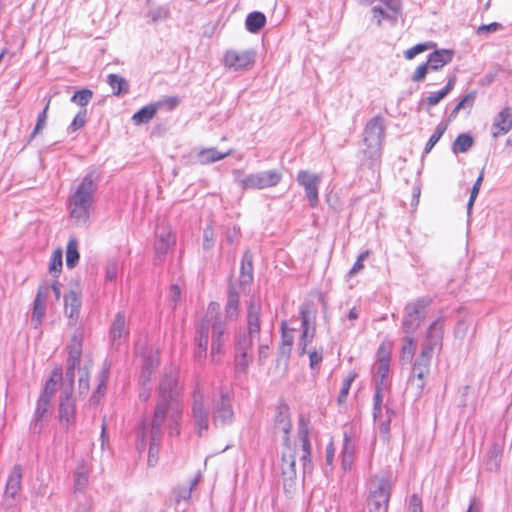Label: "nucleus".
Wrapping results in <instances>:
<instances>
[{
	"label": "nucleus",
	"mask_w": 512,
	"mask_h": 512,
	"mask_svg": "<svg viewBox=\"0 0 512 512\" xmlns=\"http://www.w3.org/2000/svg\"><path fill=\"white\" fill-rule=\"evenodd\" d=\"M444 326L441 319L430 324L422 343L420 354L417 356L412 369V382L416 383L419 392L425 386L424 379L430 373V364L435 350L441 351L443 344Z\"/></svg>",
	"instance_id": "f257e3e1"
},
{
	"label": "nucleus",
	"mask_w": 512,
	"mask_h": 512,
	"mask_svg": "<svg viewBox=\"0 0 512 512\" xmlns=\"http://www.w3.org/2000/svg\"><path fill=\"white\" fill-rule=\"evenodd\" d=\"M97 181L98 176L95 172L88 173L69 197L70 216L78 223H86L89 218V210L97 190Z\"/></svg>",
	"instance_id": "f03ea898"
},
{
	"label": "nucleus",
	"mask_w": 512,
	"mask_h": 512,
	"mask_svg": "<svg viewBox=\"0 0 512 512\" xmlns=\"http://www.w3.org/2000/svg\"><path fill=\"white\" fill-rule=\"evenodd\" d=\"M163 421L152 419L150 423L143 420L137 431L136 448L142 452L149 439L148 464L154 466L158 461L159 448L162 440Z\"/></svg>",
	"instance_id": "7ed1b4c3"
},
{
	"label": "nucleus",
	"mask_w": 512,
	"mask_h": 512,
	"mask_svg": "<svg viewBox=\"0 0 512 512\" xmlns=\"http://www.w3.org/2000/svg\"><path fill=\"white\" fill-rule=\"evenodd\" d=\"M178 380L176 372L170 370L165 373L159 384V396L154 410L153 419L163 421L164 413L170 405H179L177 401Z\"/></svg>",
	"instance_id": "20e7f679"
},
{
	"label": "nucleus",
	"mask_w": 512,
	"mask_h": 512,
	"mask_svg": "<svg viewBox=\"0 0 512 512\" xmlns=\"http://www.w3.org/2000/svg\"><path fill=\"white\" fill-rule=\"evenodd\" d=\"M235 181L244 190L265 189L278 185L282 179V174L278 170H267L249 175H243L241 170H234Z\"/></svg>",
	"instance_id": "39448f33"
},
{
	"label": "nucleus",
	"mask_w": 512,
	"mask_h": 512,
	"mask_svg": "<svg viewBox=\"0 0 512 512\" xmlns=\"http://www.w3.org/2000/svg\"><path fill=\"white\" fill-rule=\"evenodd\" d=\"M204 319L210 320V327L212 328L211 357L213 361H218L216 359V355L222 352L224 334L227 329V318L220 313V304L217 302H211L208 306Z\"/></svg>",
	"instance_id": "423d86ee"
},
{
	"label": "nucleus",
	"mask_w": 512,
	"mask_h": 512,
	"mask_svg": "<svg viewBox=\"0 0 512 512\" xmlns=\"http://www.w3.org/2000/svg\"><path fill=\"white\" fill-rule=\"evenodd\" d=\"M431 304V299L427 297L418 298L408 303L404 308L402 321V331L406 336H412L426 315V308Z\"/></svg>",
	"instance_id": "0eeeda50"
},
{
	"label": "nucleus",
	"mask_w": 512,
	"mask_h": 512,
	"mask_svg": "<svg viewBox=\"0 0 512 512\" xmlns=\"http://www.w3.org/2000/svg\"><path fill=\"white\" fill-rule=\"evenodd\" d=\"M391 496V482L388 477L371 481L368 507L370 512H387Z\"/></svg>",
	"instance_id": "6e6552de"
},
{
	"label": "nucleus",
	"mask_w": 512,
	"mask_h": 512,
	"mask_svg": "<svg viewBox=\"0 0 512 512\" xmlns=\"http://www.w3.org/2000/svg\"><path fill=\"white\" fill-rule=\"evenodd\" d=\"M384 138V125L380 116L373 117L364 129V143L367 146L365 154L370 159L377 160L381 155V145Z\"/></svg>",
	"instance_id": "1a4fd4ad"
},
{
	"label": "nucleus",
	"mask_w": 512,
	"mask_h": 512,
	"mask_svg": "<svg viewBox=\"0 0 512 512\" xmlns=\"http://www.w3.org/2000/svg\"><path fill=\"white\" fill-rule=\"evenodd\" d=\"M262 304L259 299L251 298L246 307V329L236 337L246 338L251 342L260 340Z\"/></svg>",
	"instance_id": "9d476101"
},
{
	"label": "nucleus",
	"mask_w": 512,
	"mask_h": 512,
	"mask_svg": "<svg viewBox=\"0 0 512 512\" xmlns=\"http://www.w3.org/2000/svg\"><path fill=\"white\" fill-rule=\"evenodd\" d=\"M209 410L204 404V392L197 384L193 392L192 419L199 437L204 436L209 429Z\"/></svg>",
	"instance_id": "9b49d317"
},
{
	"label": "nucleus",
	"mask_w": 512,
	"mask_h": 512,
	"mask_svg": "<svg viewBox=\"0 0 512 512\" xmlns=\"http://www.w3.org/2000/svg\"><path fill=\"white\" fill-rule=\"evenodd\" d=\"M58 418L60 424L68 430L76 423V404L71 387H62L59 396Z\"/></svg>",
	"instance_id": "f8f14e48"
},
{
	"label": "nucleus",
	"mask_w": 512,
	"mask_h": 512,
	"mask_svg": "<svg viewBox=\"0 0 512 512\" xmlns=\"http://www.w3.org/2000/svg\"><path fill=\"white\" fill-rule=\"evenodd\" d=\"M231 401V397L227 392H221L219 396H215L212 399V421L216 427L232 423L234 412Z\"/></svg>",
	"instance_id": "ddd939ff"
},
{
	"label": "nucleus",
	"mask_w": 512,
	"mask_h": 512,
	"mask_svg": "<svg viewBox=\"0 0 512 512\" xmlns=\"http://www.w3.org/2000/svg\"><path fill=\"white\" fill-rule=\"evenodd\" d=\"M286 450L282 453V477L285 491L295 487L296 480V451L291 445H284Z\"/></svg>",
	"instance_id": "4468645a"
},
{
	"label": "nucleus",
	"mask_w": 512,
	"mask_h": 512,
	"mask_svg": "<svg viewBox=\"0 0 512 512\" xmlns=\"http://www.w3.org/2000/svg\"><path fill=\"white\" fill-rule=\"evenodd\" d=\"M253 343L246 338L235 337V369L239 373H246L248 367L253 362Z\"/></svg>",
	"instance_id": "2eb2a0df"
},
{
	"label": "nucleus",
	"mask_w": 512,
	"mask_h": 512,
	"mask_svg": "<svg viewBox=\"0 0 512 512\" xmlns=\"http://www.w3.org/2000/svg\"><path fill=\"white\" fill-rule=\"evenodd\" d=\"M255 51L254 50H245V51H236V50H227L224 55V65L230 69L235 71L246 70L253 66L255 62Z\"/></svg>",
	"instance_id": "dca6fc26"
},
{
	"label": "nucleus",
	"mask_w": 512,
	"mask_h": 512,
	"mask_svg": "<svg viewBox=\"0 0 512 512\" xmlns=\"http://www.w3.org/2000/svg\"><path fill=\"white\" fill-rule=\"evenodd\" d=\"M297 181L305 190L306 197L311 207L318 205V186L321 182V176L301 170L297 174Z\"/></svg>",
	"instance_id": "f3484780"
},
{
	"label": "nucleus",
	"mask_w": 512,
	"mask_h": 512,
	"mask_svg": "<svg viewBox=\"0 0 512 512\" xmlns=\"http://www.w3.org/2000/svg\"><path fill=\"white\" fill-rule=\"evenodd\" d=\"M175 244V238L168 228H161L156 231V240L154 242V263L159 264L164 261L168 250Z\"/></svg>",
	"instance_id": "a211bd4d"
},
{
	"label": "nucleus",
	"mask_w": 512,
	"mask_h": 512,
	"mask_svg": "<svg viewBox=\"0 0 512 512\" xmlns=\"http://www.w3.org/2000/svg\"><path fill=\"white\" fill-rule=\"evenodd\" d=\"M22 469L20 465H14L6 482L4 501L8 507H12L15 498L21 490Z\"/></svg>",
	"instance_id": "6ab92c4d"
},
{
	"label": "nucleus",
	"mask_w": 512,
	"mask_h": 512,
	"mask_svg": "<svg viewBox=\"0 0 512 512\" xmlns=\"http://www.w3.org/2000/svg\"><path fill=\"white\" fill-rule=\"evenodd\" d=\"M110 341L114 348H118L122 342L128 337L129 330L126 327V316L124 312H118L111 324Z\"/></svg>",
	"instance_id": "aec40b11"
},
{
	"label": "nucleus",
	"mask_w": 512,
	"mask_h": 512,
	"mask_svg": "<svg viewBox=\"0 0 512 512\" xmlns=\"http://www.w3.org/2000/svg\"><path fill=\"white\" fill-rule=\"evenodd\" d=\"M512 129V108L505 107L495 117L492 124V136L497 138L501 134H506Z\"/></svg>",
	"instance_id": "412c9836"
},
{
	"label": "nucleus",
	"mask_w": 512,
	"mask_h": 512,
	"mask_svg": "<svg viewBox=\"0 0 512 512\" xmlns=\"http://www.w3.org/2000/svg\"><path fill=\"white\" fill-rule=\"evenodd\" d=\"M159 365V357L157 352H149L142 355V367L140 381L145 385L150 381L152 373Z\"/></svg>",
	"instance_id": "4be33fe9"
},
{
	"label": "nucleus",
	"mask_w": 512,
	"mask_h": 512,
	"mask_svg": "<svg viewBox=\"0 0 512 512\" xmlns=\"http://www.w3.org/2000/svg\"><path fill=\"white\" fill-rule=\"evenodd\" d=\"M65 315L69 318L70 322H76L79 317L81 308V296L74 290L69 291L64 296Z\"/></svg>",
	"instance_id": "5701e85b"
},
{
	"label": "nucleus",
	"mask_w": 512,
	"mask_h": 512,
	"mask_svg": "<svg viewBox=\"0 0 512 512\" xmlns=\"http://www.w3.org/2000/svg\"><path fill=\"white\" fill-rule=\"evenodd\" d=\"M454 52L449 49H438L432 52L426 61L431 71H437L450 63L453 59Z\"/></svg>",
	"instance_id": "b1692460"
},
{
	"label": "nucleus",
	"mask_w": 512,
	"mask_h": 512,
	"mask_svg": "<svg viewBox=\"0 0 512 512\" xmlns=\"http://www.w3.org/2000/svg\"><path fill=\"white\" fill-rule=\"evenodd\" d=\"M51 400L46 399L44 397L39 396L36 404V409L34 412V417L31 422V430L35 434H39L42 430V420L45 417V415L48 413L50 408Z\"/></svg>",
	"instance_id": "393cba45"
},
{
	"label": "nucleus",
	"mask_w": 512,
	"mask_h": 512,
	"mask_svg": "<svg viewBox=\"0 0 512 512\" xmlns=\"http://www.w3.org/2000/svg\"><path fill=\"white\" fill-rule=\"evenodd\" d=\"M253 281V254L248 249L244 252L241 260L239 284L242 287L248 286Z\"/></svg>",
	"instance_id": "a878e982"
},
{
	"label": "nucleus",
	"mask_w": 512,
	"mask_h": 512,
	"mask_svg": "<svg viewBox=\"0 0 512 512\" xmlns=\"http://www.w3.org/2000/svg\"><path fill=\"white\" fill-rule=\"evenodd\" d=\"M182 408L180 405H170L164 413L163 424L168 422V430L171 436L179 435Z\"/></svg>",
	"instance_id": "bb28decb"
},
{
	"label": "nucleus",
	"mask_w": 512,
	"mask_h": 512,
	"mask_svg": "<svg viewBox=\"0 0 512 512\" xmlns=\"http://www.w3.org/2000/svg\"><path fill=\"white\" fill-rule=\"evenodd\" d=\"M291 420L290 415L288 413V408H279L278 414L275 417L274 428L277 431H281L284 433V445H290V430H291Z\"/></svg>",
	"instance_id": "cd10ccee"
},
{
	"label": "nucleus",
	"mask_w": 512,
	"mask_h": 512,
	"mask_svg": "<svg viewBox=\"0 0 512 512\" xmlns=\"http://www.w3.org/2000/svg\"><path fill=\"white\" fill-rule=\"evenodd\" d=\"M46 313V303H45V297L43 296V293L41 291V288L38 289L36 297L34 299L33 304V312L31 316V324L32 326L37 329Z\"/></svg>",
	"instance_id": "c85d7f7f"
},
{
	"label": "nucleus",
	"mask_w": 512,
	"mask_h": 512,
	"mask_svg": "<svg viewBox=\"0 0 512 512\" xmlns=\"http://www.w3.org/2000/svg\"><path fill=\"white\" fill-rule=\"evenodd\" d=\"M239 302L240 294L235 288V286L233 284H230L228 288L227 302L225 305V318L234 319L237 317L239 310Z\"/></svg>",
	"instance_id": "c756f323"
},
{
	"label": "nucleus",
	"mask_w": 512,
	"mask_h": 512,
	"mask_svg": "<svg viewBox=\"0 0 512 512\" xmlns=\"http://www.w3.org/2000/svg\"><path fill=\"white\" fill-rule=\"evenodd\" d=\"M63 379V373L61 368H55L46 381L44 389L40 394L41 397L52 400L55 392L57 391V386L60 381Z\"/></svg>",
	"instance_id": "7c9ffc66"
},
{
	"label": "nucleus",
	"mask_w": 512,
	"mask_h": 512,
	"mask_svg": "<svg viewBox=\"0 0 512 512\" xmlns=\"http://www.w3.org/2000/svg\"><path fill=\"white\" fill-rule=\"evenodd\" d=\"M355 445L349 433L344 431V443L342 448V466L345 470L350 469L353 463Z\"/></svg>",
	"instance_id": "2f4dec72"
},
{
	"label": "nucleus",
	"mask_w": 512,
	"mask_h": 512,
	"mask_svg": "<svg viewBox=\"0 0 512 512\" xmlns=\"http://www.w3.org/2000/svg\"><path fill=\"white\" fill-rule=\"evenodd\" d=\"M294 329L288 330L287 323L283 321L281 323V345L279 347V354L281 356L288 357L292 350V345L294 341L293 336Z\"/></svg>",
	"instance_id": "473e14b6"
},
{
	"label": "nucleus",
	"mask_w": 512,
	"mask_h": 512,
	"mask_svg": "<svg viewBox=\"0 0 512 512\" xmlns=\"http://www.w3.org/2000/svg\"><path fill=\"white\" fill-rule=\"evenodd\" d=\"M266 24V16L259 11L251 12L245 20V27L250 33H258Z\"/></svg>",
	"instance_id": "72a5a7b5"
},
{
	"label": "nucleus",
	"mask_w": 512,
	"mask_h": 512,
	"mask_svg": "<svg viewBox=\"0 0 512 512\" xmlns=\"http://www.w3.org/2000/svg\"><path fill=\"white\" fill-rule=\"evenodd\" d=\"M107 83L111 87L112 93L115 96H120L129 92L130 86L128 81L120 75L109 74L107 76Z\"/></svg>",
	"instance_id": "f704fd0d"
},
{
	"label": "nucleus",
	"mask_w": 512,
	"mask_h": 512,
	"mask_svg": "<svg viewBox=\"0 0 512 512\" xmlns=\"http://www.w3.org/2000/svg\"><path fill=\"white\" fill-rule=\"evenodd\" d=\"M157 113V105L154 103L148 104L138 110L133 116L132 121L136 125L147 124Z\"/></svg>",
	"instance_id": "c9c22d12"
},
{
	"label": "nucleus",
	"mask_w": 512,
	"mask_h": 512,
	"mask_svg": "<svg viewBox=\"0 0 512 512\" xmlns=\"http://www.w3.org/2000/svg\"><path fill=\"white\" fill-rule=\"evenodd\" d=\"M230 155V152L221 153L216 148L203 149L198 153V159L202 164L220 161Z\"/></svg>",
	"instance_id": "e433bc0d"
},
{
	"label": "nucleus",
	"mask_w": 512,
	"mask_h": 512,
	"mask_svg": "<svg viewBox=\"0 0 512 512\" xmlns=\"http://www.w3.org/2000/svg\"><path fill=\"white\" fill-rule=\"evenodd\" d=\"M210 320L203 319L197 327L195 346L207 348L209 340Z\"/></svg>",
	"instance_id": "4c0bfd02"
},
{
	"label": "nucleus",
	"mask_w": 512,
	"mask_h": 512,
	"mask_svg": "<svg viewBox=\"0 0 512 512\" xmlns=\"http://www.w3.org/2000/svg\"><path fill=\"white\" fill-rule=\"evenodd\" d=\"M474 144V138L467 133H462L457 136L452 144V151L455 154L466 153Z\"/></svg>",
	"instance_id": "58836bf2"
},
{
	"label": "nucleus",
	"mask_w": 512,
	"mask_h": 512,
	"mask_svg": "<svg viewBox=\"0 0 512 512\" xmlns=\"http://www.w3.org/2000/svg\"><path fill=\"white\" fill-rule=\"evenodd\" d=\"M146 17L149 18L152 23L167 20L170 17V8L168 5L151 7L147 11Z\"/></svg>",
	"instance_id": "ea45409f"
},
{
	"label": "nucleus",
	"mask_w": 512,
	"mask_h": 512,
	"mask_svg": "<svg viewBox=\"0 0 512 512\" xmlns=\"http://www.w3.org/2000/svg\"><path fill=\"white\" fill-rule=\"evenodd\" d=\"M393 415H394V411L391 408L386 407L385 416H381V417H379V419L377 418V420H374L375 424L377 425V427L379 429L381 436L384 439H388V436L390 433V423H391V419H392Z\"/></svg>",
	"instance_id": "a19ab883"
},
{
	"label": "nucleus",
	"mask_w": 512,
	"mask_h": 512,
	"mask_svg": "<svg viewBox=\"0 0 512 512\" xmlns=\"http://www.w3.org/2000/svg\"><path fill=\"white\" fill-rule=\"evenodd\" d=\"M78 242L76 239H70L66 249V265L68 268H74L79 261Z\"/></svg>",
	"instance_id": "79ce46f5"
},
{
	"label": "nucleus",
	"mask_w": 512,
	"mask_h": 512,
	"mask_svg": "<svg viewBox=\"0 0 512 512\" xmlns=\"http://www.w3.org/2000/svg\"><path fill=\"white\" fill-rule=\"evenodd\" d=\"M300 319H301V326L302 330L311 327H316L315 320H316V313L314 310L311 309L309 305H302L300 307Z\"/></svg>",
	"instance_id": "37998d69"
},
{
	"label": "nucleus",
	"mask_w": 512,
	"mask_h": 512,
	"mask_svg": "<svg viewBox=\"0 0 512 512\" xmlns=\"http://www.w3.org/2000/svg\"><path fill=\"white\" fill-rule=\"evenodd\" d=\"M109 377V367H104L102 371L98 375V385L96 390L93 392L91 396L92 402H97L99 397L104 395L106 390V383Z\"/></svg>",
	"instance_id": "c03bdc74"
},
{
	"label": "nucleus",
	"mask_w": 512,
	"mask_h": 512,
	"mask_svg": "<svg viewBox=\"0 0 512 512\" xmlns=\"http://www.w3.org/2000/svg\"><path fill=\"white\" fill-rule=\"evenodd\" d=\"M404 345L401 349V360L411 363L415 354V340L413 336H404Z\"/></svg>",
	"instance_id": "a18cd8bd"
},
{
	"label": "nucleus",
	"mask_w": 512,
	"mask_h": 512,
	"mask_svg": "<svg viewBox=\"0 0 512 512\" xmlns=\"http://www.w3.org/2000/svg\"><path fill=\"white\" fill-rule=\"evenodd\" d=\"M297 436L301 444V447H305L306 445L311 446L309 439V421L302 416L298 421Z\"/></svg>",
	"instance_id": "49530a36"
},
{
	"label": "nucleus",
	"mask_w": 512,
	"mask_h": 512,
	"mask_svg": "<svg viewBox=\"0 0 512 512\" xmlns=\"http://www.w3.org/2000/svg\"><path fill=\"white\" fill-rule=\"evenodd\" d=\"M382 351H383V347L380 346V348L378 350L379 359H378V363H377L375 377L385 378V377H388L389 368H390V358L388 355H381Z\"/></svg>",
	"instance_id": "de8ad7c7"
},
{
	"label": "nucleus",
	"mask_w": 512,
	"mask_h": 512,
	"mask_svg": "<svg viewBox=\"0 0 512 512\" xmlns=\"http://www.w3.org/2000/svg\"><path fill=\"white\" fill-rule=\"evenodd\" d=\"M68 358L81 359L82 355V338L79 335H73L67 346Z\"/></svg>",
	"instance_id": "09e8293b"
},
{
	"label": "nucleus",
	"mask_w": 512,
	"mask_h": 512,
	"mask_svg": "<svg viewBox=\"0 0 512 512\" xmlns=\"http://www.w3.org/2000/svg\"><path fill=\"white\" fill-rule=\"evenodd\" d=\"M446 129H447V125L444 124V123H439L436 126L434 133L431 135V137L429 138L428 142L426 143V146H425L424 151H423L424 154L430 153V151L433 149V147L436 145V143L443 136V134L445 133Z\"/></svg>",
	"instance_id": "8fccbe9b"
},
{
	"label": "nucleus",
	"mask_w": 512,
	"mask_h": 512,
	"mask_svg": "<svg viewBox=\"0 0 512 512\" xmlns=\"http://www.w3.org/2000/svg\"><path fill=\"white\" fill-rule=\"evenodd\" d=\"M50 101H51V97L48 98L44 109L42 110L41 113H39V115L37 117L36 125H35L32 133L29 136V140H28L29 142H31L32 139L45 127Z\"/></svg>",
	"instance_id": "3c124183"
},
{
	"label": "nucleus",
	"mask_w": 512,
	"mask_h": 512,
	"mask_svg": "<svg viewBox=\"0 0 512 512\" xmlns=\"http://www.w3.org/2000/svg\"><path fill=\"white\" fill-rule=\"evenodd\" d=\"M483 179H484V169L481 170L478 178L476 179V181L471 189L470 197H469V200L467 203V214L468 215H470L472 212L473 205H474L475 200L479 194Z\"/></svg>",
	"instance_id": "603ef678"
},
{
	"label": "nucleus",
	"mask_w": 512,
	"mask_h": 512,
	"mask_svg": "<svg viewBox=\"0 0 512 512\" xmlns=\"http://www.w3.org/2000/svg\"><path fill=\"white\" fill-rule=\"evenodd\" d=\"M355 378H356V373L350 372L343 380L342 387H341L340 393L337 398V402L339 405H342L346 402L351 385H352L353 381L355 380Z\"/></svg>",
	"instance_id": "864d4df0"
},
{
	"label": "nucleus",
	"mask_w": 512,
	"mask_h": 512,
	"mask_svg": "<svg viewBox=\"0 0 512 512\" xmlns=\"http://www.w3.org/2000/svg\"><path fill=\"white\" fill-rule=\"evenodd\" d=\"M92 97H93V92L90 89L84 88V89L76 91L72 95L71 102H73L81 107H85L91 101Z\"/></svg>",
	"instance_id": "5fc2aeb1"
},
{
	"label": "nucleus",
	"mask_w": 512,
	"mask_h": 512,
	"mask_svg": "<svg viewBox=\"0 0 512 512\" xmlns=\"http://www.w3.org/2000/svg\"><path fill=\"white\" fill-rule=\"evenodd\" d=\"M300 462L302 463L303 474H311L313 470V464L311 461V446L301 447Z\"/></svg>",
	"instance_id": "6e6d98bb"
},
{
	"label": "nucleus",
	"mask_w": 512,
	"mask_h": 512,
	"mask_svg": "<svg viewBox=\"0 0 512 512\" xmlns=\"http://www.w3.org/2000/svg\"><path fill=\"white\" fill-rule=\"evenodd\" d=\"M62 270V251L61 249H56L50 259L49 263V272L57 277Z\"/></svg>",
	"instance_id": "4d7b16f0"
},
{
	"label": "nucleus",
	"mask_w": 512,
	"mask_h": 512,
	"mask_svg": "<svg viewBox=\"0 0 512 512\" xmlns=\"http://www.w3.org/2000/svg\"><path fill=\"white\" fill-rule=\"evenodd\" d=\"M435 44L432 42L419 43L404 52V56L407 60L413 59L416 55L434 47Z\"/></svg>",
	"instance_id": "13d9d810"
},
{
	"label": "nucleus",
	"mask_w": 512,
	"mask_h": 512,
	"mask_svg": "<svg viewBox=\"0 0 512 512\" xmlns=\"http://www.w3.org/2000/svg\"><path fill=\"white\" fill-rule=\"evenodd\" d=\"M88 485V474L85 471H77L74 474V489L76 492L83 491Z\"/></svg>",
	"instance_id": "bf43d9fd"
},
{
	"label": "nucleus",
	"mask_w": 512,
	"mask_h": 512,
	"mask_svg": "<svg viewBox=\"0 0 512 512\" xmlns=\"http://www.w3.org/2000/svg\"><path fill=\"white\" fill-rule=\"evenodd\" d=\"M79 372V394L86 395L89 391V371L88 368L85 366L83 367V369H80Z\"/></svg>",
	"instance_id": "052dcab7"
},
{
	"label": "nucleus",
	"mask_w": 512,
	"mask_h": 512,
	"mask_svg": "<svg viewBox=\"0 0 512 512\" xmlns=\"http://www.w3.org/2000/svg\"><path fill=\"white\" fill-rule=\"evenodd\" d=\"M154 104L157 105V110L159 108H166L168 111H172L178 106L179 98L176 96H167Z\"/></svg>",
	"instance_id": "680f3d73"
},
{
	"label": "nucleus",
	"mask_w": 512,
	"mask_h": 512,
	"mask_svg": "<svg viewBox=\"0 0 512 512\" xmlns=\"http://www.w3.org/2000/svg\"><path fill=\"white\" fill-rule=\"evenodd\" d=\"M192 488L187 486L177 487L173 491L174 500L177 504L181 501H188L191 498Z\"/></svg>",
	"instance_id": "e2e57ef3"
},
{
	"label": "nucleus",
	"mask_w": 512,
	"mask_h": 512,
	"mask_svg": "<svg viewBox=\"0 0 512 512\" xmlns=\"http://www.w3.org/2000/svg\"><path fill=\"white\" fill-rule=\"evenodd\" d=\"M86 109L79 111L77 115L74 117L73 121L71 122L68 130L69 131H77L78 129L82 128L86 123Z\"/></svg>",
	"instance_id": "0e129e2a"
},
{
	"label": "nucleus",
	"mask_w": 512,
	"mask_h": 512,
	"mask_svg": "<svg viewBox=\"0 0 512 512\" xmlns=\"http://www.w3.org/2000/svg\"><path fill=\"white\" fill-rule=\"evenodd\" d=\"M503 28L502 24L498 22H492L490 24H483L479 26L476 30L477 35H487L490 33H494L498 30H501Z\"/></svg>",
	"instance_id": "69168bd1"
},
{
	"label": "nucleus",
	"mask_w": 512,
	"mask_h": 512,
	"mask_svg": "<svg viewBox=\"0 0 512 512\" xmlns=\"http://www.w3.org/2000/svg\"><path fill=\"white\" fill-rule=\"evenodd\" d=\"M369 256V251H364L362 252L356 262L354 263V265L352 266V268L349 270L348 272V276L349 277H353L355 276L358 272H360L363 268H364V260Z\"/></svg>",
	"instance_id": "338daca9"
},
{
	"label": "nucleus",
	"mask_w": 512,
	"mask_h": 512,
	"mask_svg": "<svg viewBox=\"0 0 512 512\" xmlns=\"http://www.w3.org/2000/svg\"><path fill=\"white\" fill-rule=\"evenodd\" d=\"M323 349L320 348L319 351L313 350L309 352V367L311 370H317L319 364L322 362L323 359Z\"/></svg>",
	"instance_id": "774afa93"
}]
</instances>
